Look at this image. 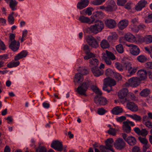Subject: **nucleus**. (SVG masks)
I'll return each instance as SVG.
<instances>
[{"label": "nucleus", "mask_w": 152, "mask_h": 152, "mask_svg": "<svg viewBox=\"0 0 152 152\" xmlns=\"http://www.w3.org/2000/svg\"><path fill=\"white\" fill-rule=\"evenodd\" d=\"M91 89L97 94L94 98V102L97 105H105L107 104V100L104 97L101 96L102 94L101 91L96 87L94 86H91Z\"/></svg>", "instance_id": "nucleus-1"}, {"label": "nucleus", "mask_w": 152, "mask_h": 152, "mask_svg": "<svg viewBox=\"0 0 152 152\" xmlns=\"http://www.w3.org/2000/svg\"><path fill=\"white\" fill-rule=\"evenodd\" d=\"M104 23L102 21L96 20L94 25L91 26L87 30H89L91 33L96 34L101 32L104 28Z\"/></svg>", "instance_id": "nucleus-2"}, {"label": "nucleus", "mask_w": 152, "mask_h": 152, "mask_svg": "<svg viewBox=\"0 0 152 152\" xmlns=\"http://www.w3.org/2000/svg\"><path fill=\"white\" fill-rule=\"evenodd\" d=\"M116 85V81L113 79L109 77L105 78L104 79L103 89L109 93L112 90V86Z\"/></svg>", "instance_id": "nucleus-3"}, {"label": "nucleus", "mask_w": 152, "mask_h": 152, "mask_svg": "<svg viewBox=\"0 0 152 152\" xmlns=\"http://www.w3.org/2000/svg\"><path fill=\"white\" fill-rule=\"evenodd\" d=\"M90 85V83L89 81L83 82L80 86L77 87V91L80 95H84Z\"/></svg>", "instance_id": "nucleus-4"}, {"label": "nucleus", "mask_w": 152, "mask_h": 152, "mask_svg": "<svg viewBox=\"0 0 152 152\" xmlns=\"http://www.w3.org/2000/svg\"><path fill=\"white\" fill-rule=\"evenodd\" d=\"M105 74L107 76L115 78L118 81L121 80L122 79V76L120 74L114 72L109 68L106 70Z\"/></svg>", "instance_id": "nucleus-5"}, {"label": "nucleus", "mask_w": 152, "mask_h": 152, "mask_svg": "<svg viewBox=\"0 0 152 152\" xmlns=\"http://www.w3.org/2000/svg\"><path fill=\"white\" fill-rule=\"evenodd\" d=\"M106 11L112 12L115 11L117 9V7L115 2L113 0H108L106 2Z\"/></svg>", "instance_id": "nucleus-6"}, {"label": "nucleus", "mask_w": 152, "mask_h": 152, "mask_svg": "<svg viewBox=\"0 0 152 152\" xmlns=\"http://www.w3.org/2000/svg\"><path fill=\"white\" fill-rule=\"evenodd\" d=\"M126 143L124 140L121 138L117 139L114 143L115 147L117 149L121 150L126 147Z\"/></svg>", "instance_id": "nucleus-7"}, {"label": "nucleus", "mask_w": 152, "mask_h": 152, "mask_svg": "<svg viewBox=\"0 0 152 152\" xmlns=\"http://www.w3.org/2000/svg\"><path fill=\"white\" fill-rule=\"evenodd\" d=\"M86 41L89 45L92 48H96L99 46L98 43L96 39L92 36H87Z\"/></svg>", "instance_id": "nucleus-8"}, {"label": "nucleus", "mask_w": 152, "mask_h": 152, "mask_svg": "<svg viewBox=\"0 0 152 152\" xmlns=\"http://www.w3.org/2000/svg\"><path fill=\"white\" fill-rule=\"evenodd\" d=\"M51 146L58 151H61L63 150V146L62 143L58 140L53 141Z\"/></svg>", "instance_id": "nucleus-9"}, {"label": "nucleus", "mask_w": 152, "mask_h": 152, "mask_svg": "<svg viewBox=\"0 0 152 152\" xmlns=\"http://www.w3.org/2000/svg\"><path fill=\"white\" fill-rule=\"evenodd\" d=\"M91 72L93 75L96 77H99L102 75L104 73V71L99 69L98 66H94L91 68Z\"/></svg>", "instance_id": "nucleus-10"}, {"label": "nucleus", "mask_w": 152, "mask_h": 152, "mask_svg": "<svg viewBox=\"0 0 152 152\" xmlns=\"http://www.w3.org/2000/svg\"><path fill=\"white\" fill-rule=\"evenodd\" d=\"M127 46L131 48L130 51V53L133 55L137 56L140 53V50L137 46L132 44L127 45Z\"/></svg>", "instance_id": "nucleus-11"}, {"label": "nucleus", "mask_w": 152, "mask_h": 152, "mask_svg": "<svg viewBox=\"0 0 152 152\" xmlns=\"http://www.w3.org/2000/svg\"><path fill=\"white\" fill-rule=\"evenodd\" d=\"M140 81L139 78L137 77L131 78L128 80L129 84L133 87H136L138 86L140 84Z\"/></svg>", "instance_id": "nucleus-12"}, {"label": "nucleus", "mask_w": 152, "mask_h": 152, "mask_svg": "<svg viewBox=\"0 0 152 152\" xmlns=\"http://www.w3.org/2000/svg\"><path fill=\"white\" fill-rule=\"evenodd\" d=\"M20 43L19 41L15 40L12 41L9 45V47L14 52L16 51L19 48Z\"/></svg>", "instance_id": "nucleus-13"}, {"label": "nucleus", "mask_w": 152, "mask_h": 152, "mask_svg": "<svg viewBox=\"0 0 152 152\" xmlns=\"http://www.w3.org/2000/svg\"><path fill=\"white\" fill-rule=\"evenodd\" d=\"M147 3V2L146 0H141L136 6L135 9L137 11H141L142 8L145 7V6Z\"/></svg>", "instance_id": "nucleus-14"}, {"label": "nucleus", "mask_w": 152, "mask_h": 152, "mask_svg": "<svg viewBox=\"0 0 152 152\" xmlns=\"http://www.w3.org/2000/svg\"><path fill=\"white\" fill-rule=\"evenodd\" d=\"M137 74L139 77L140 80H143L146 78L148 72L144 70L140 69L138 71Z\"/></svg>", "instance_id": "nucleus-15"}, {"label": "nucleus", "mask_w": 152, "mask_h": 152, "mask_svg": "<svg viewBox=\"0 0 152 152\" xmlns=\"http://www.w3.org/2000/svg\"><path fill=\"white\" fill-rule=\"evenodd\" d=\"M126 107L128 109L133 112H136L138 110L137 106L133 102H128Z\"/></svg>", "instance_id": "nucleus-16"}, {"label": "nucleus", "mask_w": 152, "mask_h": 152, "mask_svg": "<svg viewBox=\"0 0 152 152\" xmlns=\"http://www.w3.org/2000/svg\"><path fill=\"white\" fill-rule=\"evenodd\" d=\"M89 3V1L88 0H80L77 4V7L78 9H82L86 7Z\"/></svg>", "instance_id": "nucleus-17"}, {"label": "nucleus", "mask_w": 152, "mask_h": 152, "mask_svg": "<svg viewBox=\"0 0 152 152\" xmlns=\"http://www.w3.org/2000/svg\"><path fill=\"white\" fill-rule=\"evenodd\" d=\"M113 142V139L112 138H110L107 139L105 142L107 149H110V150L112 152H114V150L112 148Z\"/></svg>", "instance_id": "nucleus-18"}, {"label": "nucleus", "mask_w": 152, "mask_h": 152, "mask_svg": "<svg viewBox=\"0 0 152 152\" xmlns=\"http://www.w3.org/2000/svg\"><path fill=\"white\" fill-rule=\"evenodd\" d=\"M105 24L107 27L110 28H114L116 26L115 21L112 19L107 20L105 21Z\"/></svg>", "instance_id": "nucleus-19"}, {"label": "nucleus", "mask_w": 152, "mask_h": 152, "mask_svg": "<svg viewBox=\"0 0 152 152\" xmlns=\"http://www.w3.org/2000/svg\"><path fill=\"white\" fill-rule=\"evenodd\" d=\"M122 62L124 67L127 71L132 67V64L129 61L128 59L126 58H123Z\"/></svg>", "instance_id": "nucleus-20"}, {"label": "nucleus", "mask_w": 152, "mask_h": 152, "mask_svg": "<svg viewBox=\"0 0 152 152\" xmlns=\"http://www.w3.org/2000/svg\"><path fill=\"white\" fill-rule=\"evenodd\" d=\"M128 90L126 88H124L120 90L118 94V97L121 99L124 98L127 95Z\"/></svg>", "instance_id": "nucleus-21"}, {"label": "nucleus", "mask_w": 152, "mask_h": 152, "mask_svg": "<svg viewBox=\"0 0 152 152\" xmlns=\"http://www.w3.org/2000/svg\"><path fill=\"white\" fill-rule=\"evenodd\" d=\"M126 142L128 144L131 146H134L137 143V140L134 137L132 136H129L127 137Z\"/></svg>", "instance_id": "nucleus-22"}, {"label": "nucleus", "mask_w": 152, "mask_h": 152, "mask_svg": "<svg viewBox=\"0 0 152 152\" xmlns=\"http://www.w3.org/2000/svg\"><path fill=\"white\" fill-rule=\"evenodd\" d=\"M128 21L126 20H124L121 21L118 24V26L119 29L122 30L128 26Z\"/></svg>", "instance_id": "nucleus-23"}, {"label": "nucleus", "mask_w": 152, "mask_h": 152, "mask_svg": "<svg viewBox=\"0 0 152 152\" xmlns=\"http://www.w3.org/2000/svg\"><path fill=\"white\" fill-rule=\"evenodd\" d=\"M28 54V52L26 50H23L15 57L14 60L17 61L20 59L26 57Z\"/></svg>", "instance_id": "nucleus-24"}, {"label": "nucleus", "mask_w": 152, "mask_h": 152, "mask_svg": "<svg viewBox=\"0 0 152 152\" xmlns=\"http://www.w3.org/2000/svg\"><path fill=\"white\" fill-rule=\"evenodd\" d=\"M103 15L102 12L101 11H97L93 13L91 16V18L93 19L92 22H94L96 19L100 18Z\"/></svg>", "instance_id": "nucleus-25"}, {"label": "nucleus", "mask_w": 152, "mask_h": 152, "mask_svg": "<svg viewBox=\"0 0 152 152\" xmlns=\"http://www.w3.org/2000/svg\"><path fill=\"white\" fill-rule=\"evenodd\" d=\"M124 38L126 40L129 42H134L136 41L135 37L134 36L130 34H127L125 35Z\"/></svg>", "instance_id": "nucleus-26"}, {"label": "nucleus", "mask_w": 152, "mask_h": 152, "mask_svg": "<svg viewBox=\"0 0 152 152\" xmlns=\"http://www.w3.org/2000/svg\"><path fill=\"white\" fill-rule=\"evenodd\" d=\"M123 129L124 132L127 133H129L131 131V127L128 124L127 121H124L123 122Z\"/></svg>", "instance_id": "nucleus-27"}, {"label": "nucleus", "mask_w": 152, "mask_h": 152, "mask_svg": "<svg viewBox=\"0 0 152 152\" xmlns=\"http://www.w3.org/2000/svg\"><path fill=\"white\" fill-rule=\"evenodd\" d=\"M75 81L78 83H80L83 80V75L80 73H77L75 74Z\"/></svg>", "instance_id": "nucleus-28"}, {"label": "nucleus", "mask_w": 152, "mask_h": 152, "mask_svg": "<svg viewBox=\"0 0 152 152\" xmlns=\"http://www.w3.org/2000/svg\"><path fill=\"white\" fill-rule=\"evenodd\" d=\"M123 111L122 108L119 106L114 107L112 110V112L113 114L117 115L121 113Z\"/></svg>", "instance_id": "nucleus-29"}, {"label": "nucleus", "mask_w": 152, "mask_h": 152, "mask_svg": "<svg viewBox=\"0 0 152 152\" xmlns=\"http://www.w3.org/2000/svg\"><path fill=\"white\" fill-rule=\"evenodd\" d=\"M118 37V35L115 32H113L108 37L107 39L109 42H112L117 39Z\"/></svg>", "instance_id": "nucleus-30"}, {"label": "nucleus", "mask_w": 152, "mask_h": 152, "mask_svg": "<svg viewBox=\"0 0 152 152\" xmlns=\"http://www.w3.org/2000/svg\"><path fill=\"white\" fill-rule=\"evenodd\" d=\"M151 93V91L149 89L145 88L143 89L140 92V95L142 97H147Z\"/></svg>", "instance_id": "nucleus-31"}, {"label": "nucleus", "mask_w": 152, "mask_h": 152, "mask_svg": "<svg viewBox=\"0 0 152 152\" xmlns=\"http://www.w3.org/2000/svg\"><path fill=\"white\" fill-rule=\"evenodd\" d=\"M100 46L102 48L106 49L110 47V44L107 40L103 39L101 42Z\"/></svg>", "instance_id": "nucleus-32"}, {"label": "nucleus", "mask_w": 152, "mask_h": 152, "mask_svg": "<svg viewBox=\"0 0 152 152\" xmlns=\"http://www.w3.org/2000/svg\"><path fill=\"white\" fill-rule=\"evenodd\" d=\"M79 20L80 21L83 23H88L89 24L92 23V22H90V20L89 18L84 16H80L79 18Z\"/></svg>", "instance_id": "nucleus-33"}, {"label": "nucleus", "mask_w": 152, "mask_h": 152, "mask_svg": "<svg viewBox=\"0 0 152 152\" xmlns=\"http://www.w3.org/2000/svg\"><path fill=\"white\" fill-rule=\"evenodd\" d=\"M138 69V68L136 67H132L130 69L127 70L128 73L129 74V75H128V76H131L132 75H134L137 71Z\"/></svg>", "instance_id": "nucleus-34"}, {"label": "nucleus", "mask_w": 152, "mask_h": 152, "mask_svg": "<svg viewBox=\"0 0 152 152\" xmlns=\"http://www.w3.org/2000/svg\"><path fill=\"white\" fill-rule=\"evenodd\" d=\"M129 116L136 121L140 122L142 120V118L140 116L135 114L133 115H129Z\"/></svg>", "instance_id": "nucleus-35"}, {"label": "nucleus", "mask_w": 152, "mask_h": 152, "mask_svg": "<svg viewBox=\"0 0 152 152\" xmlns=\"http://www.w3.org/2000/svg\"><path fill=\"white\" fill-rule=\"evenodd\" d=\"M20 64L19 61L17 62L12 61L9 62L7 65V66L8 68H12L15 67H16L18 66Z\"/></svg>", "instance_id": "nucleus-36"}, {"label": "nucleus", "mask_w": 152, "mask_h": 152, "mask_svg": "<svg viewBox=\"0 0 152 152\" xmlns=\"http://www.w3.org/2000/svg\"><path fill=\"white\" fill-rule=\"evenodd\" d=\"M89 61V63L92 65L97 66L99 64V61L97 58H93L90 59Z\"/></svg>", "instance_id": "nucleus-37"}, {"label": "nucleus", "mask_w": 152, "mask_h": 152, "mask_svg": "<svg viewBox=\"0 0 152 152\" xmlns=\"http://www.w3.org/2000/svg\"><path fill=\"white\" fill-rule=\"evenodd\" d=\"M77 71L80 72L81 74L83 75H85L88 73L89 72L85 67H79Z\"/></svg>", "instance_id": "nucleus-38"}, {"label": "nucleus", "mask_w": 152, "mask_h": 152, "mask_svg": "<svg viewBox=\"0 0 152 152\" xmlns=\"http://www.w3.org/2000/svg\"><path fill=\"white\" fill-rule=\"evenodd\" d=\"M137 60L140 62L143 63L146 61L147 58L144 55H140L137 57Z\"/></svg>", "instance_id": "nucleus-39"}, {"label": "nucleus", "mask_w": 152, "mask_h": 152, "mask_svg": "<svg viewBox=\"0 0 152 152\" xmlns=\"http://www.w3.org/2000/svg\"><path fill=\"white\" fill-rule=\"evenodd\" d=\"M106 55L108 58L113 60L115 59V57L113 53L108 51H106Z\"/></svg>", "instance_id": "nucleus-40"}, {"label": "nucleus", "mask_w": 152, "mask_h": 152, "mask_svg": "<svg viewBox=\"0 0 152 152\" xmlns=\"http://www.w3.org/2000/svg\"><path fill=\"white\" fill-rule=\"evenodd\" d=\"M116 49L117 52L120 53H122L124 52V49L122 44L117 45L116 46Z\"/></svg>", "instance_id": "nucleus-41"}, {"label": "nucleus", "mask_w": 152, "mask_h": 152, "mask_svg": "<svg viewBox=\"0 0 152 152\" xmlns=\"http://www.w3.org/2000/svg\"><path fill=\"white\" fill-rule=\"evenodd\" d=\"M17 4V2L15 1L11 0L10 2V6L12 10H15V7Z\"/></svg>", "instance_id": "nucleus-42"}, {"label": "nucleus", "mask_w": 152, "mask_h": 152, "mask_svg": "<svg viewBox=\"0 0 152 152\" xmlns=\"http://www.w3.org/2000/svg\"><path fill=\"white\" fill-rule=\"evenodd\" d=\"M144 40L146 43L152 42V36L149 35L146 36L144 38Z\"/></svg>", "instance_id": "nucleus-43"}, {"label": "nucleus", "mask_w": 152, "mask_h": 152, "mask_svg": "<svg viewBox=\"0 0 152 152\" xmlns=\"http://www.w3.org/2000/svg\"><path fill=\"white\" fill-rule=\"evenodd\" d=\"M83 50L85 53L86 54H88L91 53L90 49L89 46L87 45H84Z\"/></svg>", "instance_id": "nucleus-44"}, {"label": "nucleus", "mask_w": 152, "mask_h": 152, "mask_svg": "<svg viewBox=\"0 0 152 152\" xmlns=\"http://www.w3.org/2000/svg\"><path fill=\"white\" fill-rule=\"evenodd\" d=\"M107 133L110 135H111L113 136H115L116 134V132L115 129L110 128V129L107 131Z\"/></svg>", "instance_id": "nucleus-45"}, {"label": "nucleus", "mask_w": 152, "mask_h": 152, "mask_svg": "<svg viewBox=\"0 0 152 152\" xmlns=\"http://www.w3.org/2000/svg\"><path fill=\"white\" fill-rule=\"evenodd\" d=\"M144 19L145 23H146L152 22V14L149 15L148 17H145Z\"/></svg>", "instance_id": "nucleus-46"}, {"label": "nucleus", "mask_w": 152, "mask_h": 152, "mask_svg": "<svg viewBox=\"0 0 152 152\" xmlns=\"http://www.w3.org/2000/svg\"><path fill=\"white\" fill-rule=\"evenodd\" d=\"M86 54L87 55L86 56H84V58L86 60L95 56V55L92 53Z\"/></svg>", "instance_id": "nucleus-47"}, {"label": "nucleus", "mask_w": 152, "mask_h": 152, "mask_svg": "<svg viewBox=\"0 0 152 152\" xmlns=\"http://www.w3.org/2000/svg\"><path fill=\"white\" fill-rule=\"evenodd\" d=\"M137 28H138V29L137 30H133V31L135 32H137L138 30H142L143 29H145L146 28V27L145 25H144L143 24H140L138 26Z\"/></svg>", "instance_id": "nucleus-48"}, {"label": "nucleus", "mask_w": 152, "mask_h": 152, "mask_svg": "<svg viewBox=\"0 0 152 152\" xmlns=\"http://www.w3.org/2000/svg\"><path fill=\"white\" fill-rule=\"evenodd\" d=\"M138 139L141 143L144 145L148 144V141L145 138H142L140 136L138 137Z\"/></svg>", "instance_id": "nucleus-49"}, {"label": "nucleus", "mask_w": 152, "mask_h": 152, "mask_svg": "<svg viewBox=\"0 0 152 152\" xmlns=\"http://www.w3.org/2000/svg\"><path fill=\"white\" fill-rule=\"evenodd\" d=\"M14 18L12 14H9L8 17V21L11 24H13L14 23Z\"/></svg>", "instance_id": "nucleus-50"}, {"label": "nucleus", "mask_w": 152, "mask_h": 152, "mask_svg": "<svg viewBox=\"0 0 152 152\" xmlns=\"http://www.w3.org/2000/svg\"><path fill=\"white\" fill-rule=\"evenodd\" d=\"M105 0H96L92 1V4L95 5H99L104 2Z\"/></svg>", "instance_id": "nucleus-51"}, {"label": "nucleus", "mask_w": 152, "mask_h": 152, "mask_svg": "<svg viewBox=\"0 0 152 152\" xmlns=\"http://www.w3.org/2000/svg\"><path fill=\"white\" fill-rule=\"evenodd\" d=\"M115 67L119 71H121L123 70L121 64L119 62H115Z\"/></svg>", "instance_id": "nucleus-52"}, {"label": "nucleus", "mask_w": 152, "mask_h": 152, "mask_svg": "<svg viewBox=\"0 0 152 152\" xmlns=\"http://www.w3.org/2000/svg\"><path fill=\"white\" fill-rule=\"evenodd\" d=\"M93 10V9L92 7L87 8L86 10L85 13L89 16L91 15L92 14V12Z\"/></svg>", "instance_id": "nucleus-53"}, {"label": "nucleus", "mask_w": 152, "mask_h": 152, "mask_svg": "<svg viewBox=\"0 0 152 152\" xmlns=\"http://www.w3.org/2000/svg\"><path fill=\"white\" fill-rule=\"evenodd\" d=\"M126 0H117V3L118 6H124L126 2Z\"/></svg>", "instance_id": "nucleus-54"}, {"label": "nucleus", "mask_w": 152, "mask_h": 152, "mask_svg": "<svg viewBox=\"0 0 152 152\" xmlns=\"http://www.w3.org/2000/svg\"><path fill=\"white\" fill-rule=\"evenodd\" d=\"M6 49V47L4 42L0 39V50H5Z\"/></svg>", "instance_id": "nucleus-55"}, {"label": "nucleus", "mask_w": 152, "mask_h": 152, "mask_svg": "<svg viewBox=\"0 0 152 152\" xmlns=\"http://www.w3.org/2000/svg\"><path fill=\"white\" fill-rule=\"evenodd\" d=\"M106 112V111L103 108H99L98 109V113L100 115H103Z\"/></svg>", "instance_id": "nucleus-56"}, {"label": "nucleus", "mask_w": 152, "mask_h": 152, "mask_svg": "<svg viewBox=\"0 0 152 152\" xmlns=\"http://www.w3.org/2000/svg\"><path fill=\"white\" fill-rule=\"evenodd\" d=\"M104 60L105 62V63L107 65H110L111 64L112 62L110 60V59L108 58L106 56H104Z\"/></svg>", "instance_id": "nucleus-57"}, {"label": "nucleus", "mask_w": 152, "mask_h": 152, "mask_svg": "<svg viewBox=\"0 0 152 152\" xmlns=\"http://www.w3.org/2000/svg\"><path fill=\"white\" fill-rule=\"evenodd\" d=\"M148 134V132L145 129H142L141 130L140 135L143 136H145L147 135Z\"/></svg>", "instance_id": "nucleus-58"}, {"label": "nucleus", "mask_w": 152, "mask_h": 152, "mask_svg": "<svg viewBox=\"0 0 152 152\" xmlns=\"http://www.w3.org/2000/svg\"><path fill=\"white\" fill-rule=\"evenodd\" d=\"M147 127L151 129L152 128V123L149 120L143 124Z\"/></svg>", "instance_id": "nucleus-59"}, {"label": "nucleus", "mask_w": 152, "mask_h": 152, "mask_svg": "<svg viewBox=\"0 0 152 152\" xmlns=\"http://www.w3.org/2000/svg\"><path fill=\"white\" fill-rule=\"evenodd\" d=\"M149 118L148 116H147L146 115L143 116L142 117V122L143 124L148 121H149Z\"/></svg>", "instance_id": "nucleus-60"}, {"label": "nucleus", "mask_w": 152, "mask_h": 152, "mask_svg": "<svg viewBox=\"0 0 152 152\" xmlns=\"http://www.w3.org/2000/svg\"><path fill=\"white\" fill-rule=\"evenodd\" d=\"M117 121L121 122L126 120V117L125 116H122L116 118Z\"/></svg>", "instance_id": "nucleus-61"}, {"label": "nucleus", "mask_w": 152, "mask_h": 152, "mask_svg": "<svg viewBox=\"0 0 152 152\" xmlns=\"http://www.w3.org/2000/svg\"><path fill=\"white\" fill-rule=\"evenodd\" d=\"M132 152H141L140 148L137 146H134L132 149Z\"/></svg>", "instance_id": "nucleus-62"}, {"label": "nucleus", "mask_w": 152, "mask_h": 152, "mask_svg": "<svg viewBox=\"0 0 152 152\" xmlns=\"http://www.w3.org/2000/svg\"><path fill=\"white\" fill-rule=\"evenodd\" d=\"M150 146V145L146 144L144 145L142 147V152H146L147 150L148 149Z\"/></svg>", "instance_id": "nucleus-63"}, {"label": "nucleus", "mask_w": 152, "mask_h": 152, "mask_svg": "<svg viewBox=\"0 0 152 152\" xmlns=\"http://www.w3.org/2000/svg\"><path fill=\"white\" fill-rule=\"evenodd\" d=\"M145 66L148 68L152 69V62H148L145 64Z\"/></svg>", "instance_id": "nucleus-64"}]
</instances>
